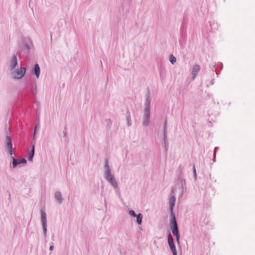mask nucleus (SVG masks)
<instances>
[{
  "mask_svg": "<svg viewBox=\"0 0 255 255\" xmlns=\"http://www.w3.org/2000/svg\"><path fill=\"white\" fill-rule=\"evenodd\" d=\"M151 99L150 92L148 91L146 95V100L144 103V115L143 119V125L147 127L150 122V103Z\"/></svg>",
  "mask_w": 255,
  "mask_h": 255,
  "instance_id": "f257e3e1",
  "label": "nucleus"
},
{
  "mask_svg": "<svg viewBox=\"0 0 255 255\" xmlns=\"http://www.w3.org/2000/svg\"><path fill=\"white\" fill-rule=\"evenodd\" d=\"M104 167L105 169L104 172V176L105 179L115 189H118V182L115 178L114 175H113L111 173V171L109 165V161L107 158L105 159Z\"/></svg>",
  "mask_w": 255,
  "mask_h": 255,
  "instance_id": "f03ea898",
  "label": "nucleus"
},
{
  "mask_svg": "<svg viewBox=\"0 0 255 255\" xmlns=\"http://www.w3.org/2000/svg\"><path fill=\"white\" fill-rule=\"evenodd\" d=\"M184 167L181 165H179L177 170V182L179 187L181 190V196L184 194L186 190V180L183 178Z\"/></svg>",
  "mask_w": 255,
  "mask_h": 255,
  "instance_id": "7ed1b4c3",
  "label": "nucleus"
},
{
  "mask_svg": "<svg viewBox=\"0 0 255 255\" xmlns=\"http://www.w3.org/2000/svg\"><path fill=\"white\" fill-rule=\"evenodd\" d=\"M26 67H20L15 70H11V76L13 80H20L22 79L26 73Z\"/></svg>",
  "mask_w": 255,
  "mask_h": 255,
  "instance_id": "20e7f679",
  "label": "nucleus"
},
{
  "mask_svg": "<svg viewBox=\"0 0 255 255\" xmlns=\"http://www.w3.org/2000/svg\"><path fill=\"white\" fill-rule=\"evenodd\" d=\"M176 197L175 196H171L169 199V210L170 212V223H177L175 215L173 214V208L176 202Z\"/></svg>",
  "mask_w": 255,
  "mask_h": 255,
  "instance_id": "39448f33",
  "label": "nucleus"
},
{
  "mask_svg": "<svg viewBox=\"0 0 255 255\" xmlns=\"http://www.w3.org/2000/svg\"><path fill=\"white\" fill-rule=\"evenodd\" d=\"M5 149L9 155L13 154L12 149V139L10 136L7 135L5 137Z\"/></svg>",
  "mask_w": 255,
  "mask_h": 255,
  "instance_id": "423d86ee",
  "label": "nucleus"
},
{
  "mask_svg": "<svg viewBox=\"0 0 255 255\" xmlns=\"http://www.w3.org/2000/svg\"><path fill=\"white\" fill-rule=\"evenodd\" d=\"M168 244L171 251L173 253V255H177L176 247L173 241V239L170 233L168 235Z\"/></svg>",
  "mask_w": 255,
  "mask_h": 255,
  "instance_id": "0eeeda50",
  "label": "nucleus"
},
{
  "mask_svg": "<svg viewBox=\"0 0 255 255\" xmlns=\"http://www.w3.org/2000/svg\"><path fill=\"white\" fill-rule=\"evenodd\" d=\"M30 49V47L27 43L22 42L19 43L18 46V51L21 53L23 54H27L29 52Z\"/></svg>",
  "mask_w": 255,
  "mask_h": 255,
  "instance_id": "6e6552de",
  "label": "nucleus"
},
{
  "mask_svg": "<svg viewBox=\"0 0 255 255\" xmlns=\"http://www.w3.org/2000/svg\"><path fill=\"white\" fill-rule=\"evenodd\" d=\"M172 233L175 236L176 241L179 244L180 234L178 227V224H171Z\"/></svg>",
  "mask_w": 255,
  "mask_h": 255,
  "instance_id": "1a4fd4ad",
  "label": "nucleus"
},
{
  "mask_svg": "<svg viewBox=\"0 0 255 255\" xmlns=\"http://www.w3.org/2000/svg\"><path fill=\"white\" fill-rule=\"evenodd\" d=\"M17 54H14L11 57L10 62L9 68L10 70H13L15 69L18 64V60L17 57Z\"/></svg>",
  "mask_w": 255,
  "mask_h": 255,
  "instance_id": "9d476101",
  "label": "nucleus"
},
{
  "mask_svg": "<svg viewBox=\"0 0 255 255\" xmlns=\"http://www.w3.org/2000/svg\"><path fill=\"white\" fill-rule=\"evenodd\" d=\"M36 141H34V142L31 143V149L29 151L28 154V159L29 161H32L33 160V158L34 155L35 153V145Z\"/></svg>",
  "mask_w": 255,
  "mask_h": 255,
  "instance_id": "9b49d317",
  "label": "nucleus"
},
{
  "mask_svg": "<svg viewBox=\"0 0 255 255\" xmlns=\"http://www.w3.org/2000/svg\"><path fill=\"white\" fill-rule=\"evenodd\" d=\"M40 72V69L38 64H35L32 70V74H34L36 76V77L38 78L39 77Z\"/></svg>",
  "mask_w": 255,
  "mask_h": 255,
  "instance_id": "f8f14e48",
  "label": "nucleus"
},
{
  "mask_svg": "<svg viewBox=\"0 0 255 255\" xmlns=\"http://www.w3.org/2000/svg\"><path fill=\"white\" fill-rule=\"evenodd\" d=\"M200 70V67L198 65H195L192 68V80H194L197 76V73Z\"/></svg>",
  "mask_w": 255,
  "mask_h": 255,
  "instance_id": "ddd939ff",
  "label": "nucleus"
},
{
  "mask_svg": "<svg viewBox=\"0 0 255 255\" xmlns=\"http://www.w3.org/2000/svg\"><path fill=\"white\" fill-rule=\"evenodd\" d=\"M55 198L59 202L60 204H62L63 201V198L62 196V194L60 191H56L55 193Z\"/></svg>",
  "mask_w": 255,
  "mask_h": 255,
  "instance_id": "4468645a",
  "label": "nucleus"
},
{
  "mask_svg": "<svg viewBox=\"0 0 255 255\" xmlns=\"http://www.w3.org/2000/svg\"><path fill=\"white\" fill-rule=\"evenodd\" d=\"M40 214L41 223H46V214L45 213V210L43 209H41L40 210Z\"/></svg>",
  "mask_w": 255,
  "mask_h": 255,
  "instance_id": "2eb2a0df",
  "label": "nucleus"
},
{
  "mask_svg": "<svg viewBox=\"0 0 255 255\" xmlns=\"http://www.w3.org/2000/svg\"><path fill=\"white\" fill-rule=\"evenodd\" d=\"M126 119H127V124H128V126H130L132 124V122H131L130 112L128 110L127 112Z\"/></svg>",
  "mask_w": 255,
  "mask_h": 255,
  "instance_id": "dca6fc26",
  "label": "nucleus"
},
{
  "mask_svg": "<svg viewBox=\"0 0 255 255\" xmlns=\"http://www.w3.org/2000/svg\"><path fill=\"white\" fill-rule=\"evenodd\" d=\"M164 142L165 152L166 154H167L169 146L168 142L167 140V135H164Z\"/></svg>",
  "mask_w": 255,
  "mask_h": 255,
  "instance_id": "f3484780",
  "label": "nucleus"
},
{
  "mask_svg": "<svg viewBox=\"0 0 255 255\" xmlns=\"http://www.w3.org/2000/svg\"><path fill=\"white\" fill-rule=\"evenodd\" d=\"M210 25L211 26V31H215L218 28V24L216 22L213 21L210 23Z\"/></svg>",
  "mask_w": 255,
  "mask_h": 255,
  "instance_id": "a211bd4d",
  "label": "nucleus"
},
{
  "mask_svg": "<svg viewBox=\"0 0 255 255\" xmlns=\"http://www.w3.org/2000/svg\"><path fill=\"white\" fill-rule=\"evenodd\" d=\"M12 159L13 168H15L18 164H20V162H19V160L16 159L14 156L12 157Z\"/></svg>",
  "mask_w": 255,
  "mask_h": 255,
  "instance_id": "6ab92c4d",
  "label": "nucleus"
},
{
  "mask_svg": "<svg viewBox=\"0 0 255 255\" xmlns=\"http://www.w3.org/2000/svg\"><path fill=\"white\" fill-rule=\"evenodd\" d=\"M167 120H165L163 125V134L164 135H167Z\"/></svg>",
  "mask_w": 255,
  "mask_h": 255,
  "instance_id": "aec40b11",
  "label": "nucleus"
},
{
  "mask_svg": "<svg viewBox=\"0 0 255 255\" xmlns=\"http://www.w3.org/2000/svg\"><path fill=\"white\" fill-rule=\"evenodd\" d=\"M135 217L136 218L137 223H142V215L141 214L139 213L138 214L136 215V216H135Z\"/></svg>",
  "mask_w": 255,
  "mask_h": 255,
  "instance_id": "412c9836",
  "label": "nucleus"
},
{
  "mask_svg": "<svg viewBox=\"0 0 255 255\" xmlns=\"http://www.w3.org/2000/svg\"><path fill=\"white\" fill-rule=\"evenodd\" d=\"M169 59L172 64H174L176 62V58L173 55H170Z\"/></svg>",
  "mask_w": 255,
  "mask_h": 255,
  "instance_id": "4be33fe9",
  "label": "nucleus"
},
{
  "mask_svg": "<svg viewBox=\"0 0 255 255\" xmlns=\"http://www.w3.org/2000/svg\"><path fill=\"white\" fill-rule=\"evenodd\" d=\"M43 225V230L44 233V236L45 238V242H46V238H47V224H42Z\"/></svg>",
  "mask_w": 255,
  "mask_h": 255,
  "instance_id": "5701e85b",
  "label": "nucleus"
},
{
  "mask_svg": "<svg viewBox=\"0 0 255 255\" xmlns=\"http://www.w3.org/2000/svg\"><path fill=\"white\" fill-rule=\"evenodd\" d=\"M67 127L66 126L64 128V130L63 131V138H64V140L65 141H68V137H67Z\"/></svg>",
  "mask_w": 255,
  "mask_h": 255,
  "instance_id": "b1692460",
  "label": "nucleus"
},
{
  "mask_svg": "<svg viewBox=\"0 0 255 255\" xmlns=\"http://www.w3.org/2000/svg\"><path fill=\"white\" fill-rule=\"evenodd\" d=\"M37 125H38V123L36 124V125L35 126V128H34V131L33 135V137H32V142H33L34 141H35V134H36V128H37Z\"/></svg>",
  "mask_w": 255,
  "mask_h": 255,
  "instance_id": "393cba45",
  "label": "nucleus"
},
{
  "mask_svg": "<svg viewBox=\"0 0 255 255\" xmlns=\"http://www.w3.org/2000/svg\"><path fill=\"white\" fill-rule=\"evenodd\" d=\"M216 149H219V147L217 146L215 147L214 149V155H213V162L216 161Z\"/></svg>",
  "mask_w": 255,
  "mask_h": 255,
  "instance_id": "a878e982",
  "label": "nucleus"
},
{
  "mask_svg": "<svg viewBox=\"0 0 255 255\" xmlns=\"http://www.w3.org/2000/svg\"><path fill=\"white\" fill-rule=\"evenodd\" d=\"M129 214L130 215V216L133 217H135V216H136V213L133 210H130L129 211Z\"/></svg>",
  "mask_w": 255,
  "mask_h": 255,
  "instance_id": "bb28decb",
  "label": "nucleus"
},
{
  "mask_svg": "<svg viewBox=\"0 0 255 255\" xmlns=\"http://www.w3.org/2000/svg\"><path fill=\"white\" fill-rule=\"evenodd\" d=\"M193 175H194V178L196 179L197 174H196L195 167L194 165L193 166Z\"/></svg>",
  "mask_w": 255,
  "mask_h": 255,
  "instance_id": "cd10ccee",
  "label": "nucleus"
},
{
  "mask_svg": "<svg viewBox=\"0 0 255 255\" xmlns=\"http://www.w3.org/2000/svg\"><path fill=\"white\" fill-rule=\"evenodd\" d=\"M19 162H20V164H25L26 163V160L25 158H23L21 160H19Z\"/></svg>",
  "mask_w": 255,
  "mask_h": 255,
  "instance_id": "c85d7f7f",
  "label": "nucleus"
},
{
  "mask_svg": "<svg viewBox=\"0 0 255 255\" xmlns=\"http://www.w3.org/2000/svg\"><path fill=\"white\" fill-rule=\"evenodd\" d=\"M53 249H54V246H53V244H52V245H51L50 246L49 250H50V251H53Z\"/></svg>",
  "mask_w": 255,
  "mask_h": 255,
  "instance_id": "c756f323",
  "label": "nucleus"
},
{
  "mask_svg": "<svg viewBox=\"0 0 255 255\" xmlns=\"http://www.w3.org/2000/svg\"><path fill=\"white\" fill-rule=\"evenodd\" d=\"M118 190L116 191V193L118 195H119V196H120L121 195V193H120V190H119V188H118V189H117Z\"/></svg>",
  "mask_w": 255,
  "mask_h": 255,
  "instance_id": "7c9ffc66",
  "label": "nucleus"
},
{
  "mask_svg": "<svg viewBox=\"0 0 255 255\" xmlns=\"http://www.w3.org/2000/svg\"><path fill=\"white\" fill-rule=\"evenodd\" d=\"M33 89H34V92H35V91H36V86H35V85H34V86Z\"/></svg>",
  "mask_w": 255,
  "mask_h": 255,
  "instance_id": "2f4dec72",
  "label": "nucleus"
}]
</instances>
